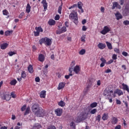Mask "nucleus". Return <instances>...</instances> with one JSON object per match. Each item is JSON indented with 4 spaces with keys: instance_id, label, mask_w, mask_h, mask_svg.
<instances>
[{
    "instance_id": "1",
    "label": "nucleus",
    "mask_w": 129,
    "mask_h": 129,
    "mask_svg": "<svg viewBox=\"0 0 129 129\" xmlns=\"http://www.w3.org/2000/svg\"><path fill=\"white\" fill-rule=\"evenodd\" d=\"M43 43L45 46H51L52 45V39L47 37L42 38L39 40V44L42 45Z\"/></svg>"
},
{
    "instance_id": "2",
    "label": "nucleus",
    "mask_w": 129,
    "mask_h": 129,
    "mask_svg": "<svg viewBox=\"0 0 129 129\" xmlns=\"http://www.w3.org/2000/svg\"><path fill=\"white\" fill-rule=\"evenodd\" d=\"M88 116V114L86 112H82L77 117V121L78 122H81L83 120H85Z\"/></svg>"
},
{
    "instance_id": "3",
    "label": "nucleus",
    "mask_w": 129,
    "mask_h": 129,
    "mask_svg": "<svg viewBox=\"0 0 129 129\" xmlns=\"http://www.w3.org/2000/svg\"><path fill=\"white\" fill-rule=\"evenodd\" d=\"M69 19L70 20H73L74 23H75V24H78V17H77V13H71L69 15Z\"/></svg>"
},
{
    "instance_id": "4",
    "label": "nucleus",
    "mask_w": 129,
    "mask_h": 129,
    "mask_svg": "<svg viewBox=\"0 0 129 129\" xmlns=\"http://www.w3.org/2000/svg\"><path fill=\"white\" fill-rule=\"evenodd\" d=\"M46 114H47L46 111L42 108V107H40L38 111L35 113V115L37 116H39V117H43V116H46Z\"/></svg>"
},
{
    "instance_id": "5",
    "label": "nucleus",
    "mask_w": 129,
    "mask_h": 129,
    "mask_svg": "<svg viewBox=\"0 0 129 129\" xmlns=\"http://www.w3.org/2000/svg\"><path fill=\"white\" fill-rule=\"evenodd\" d=\"M104 96L105 97H108V96H111V94H113V91L109 89V88H106L104 91Z\"/></svg>"
},
{
    "instance_id": "6",
    "label": "nucleus",
    "mask_w": 129,
    "mask_h": 129,
    "mask_svg": "<svg viewBox=\"0 0 129 129\" xmlns=\"http://www.w3.org/2000/svg\"><path fill=\"white\" fill-rule=\"evenodd\" d=\"M110 32V26H105L104 27L103 30L100 31V33L102 35H106L107 33H109Z\"/></svg>"
},
{
    "instance_id": "7",
    "label": "nucleus",
    "mask_w": 129,
    "mask_h": 129,
    "mask_svg": "<svg viewBox=\"0 0 129 129\" xmlns=\"http://www.w3.org/2000/svg\"><path fill=\"white\" fill-rule=\"evenodd\" d=\"M40 106L38 104H34L32 105L31 108L32 112H34V114H35L36 112H37L40 108Z\"/></svg>"
},
{
    "instance_id": "8",
    "label": "nucleus",
    "mask_w": 129,
    "mask_h": 129,
    "mask_svg": "<svg viewBox=\"0 0 129 129\" xmlns=\"http://www.w3.org/2000/svg\"><path fill=\"white\" fill-rule=\"evenodd\" d=\"M116 94L118 95V96H120V95H122L123 94V92L121 90L117 89L114 92H113L112 97H116Z\"/></svg>"
},
{
    "instance_id": "9",
    "label": "nucleus",
    "mask_w": 129,
    "mask_h": 129,
    "mask_svg": "<svg viewBox=\"0 0 129 129\" xmlns=\"http://www.w3.org/2000/svg\"><path fill=\"white\" fill-rule=\"evenodd\" d=\"M67 31V29L66 27L63 26L61 29L56 31V34L57 35H60V34H63V33H65Z\"/></svg>"
},
{
    "instance_id": "10",
    "label": "nucleus",
    "mask_w": 129,
    "mask_h": 129,
    "mask_svg": "<svg viewBox=\"0 0 129 129\" xmlns=\"http://www.w3.org/2000/svg\"><path fill=\"white\" fill-rule=\"evenodd\" d=\"M54 112L57 116H61L62 112H63V109L58 108L55 110Z\"/></svg>"
},
{
    "instance_id": "11",
    "label": "nucleus",
    "mask_w": 129,
    "mask_h": 129,
    "mask_svg": "<svg viewBox=\"0 0 129 129\" xmlns=\"http://www.w3.org/2000/svg\"><path fill=\"white\" fill-rule=\"evenodd\" d=\"M1 97L4 100H7V101H9L11 100V98H12L11 95L9 94H4L1 96Z\"/></svg>"
},
{
    "instance_id": "12",
    "label": "nucleus",
    "mask_w": 129,
    "mask_h": 129,
    "mask_svg": "<svg viewBox=\"0 0 129 129\" xmlns=\"http://www.w3.org/2000/svg\"><path fill=\"white\" fill-rule=\"evenodd\" d=\"M41 4L43 5V7L44 8V10L45 11L48 9V3H47V1L46 0H43L41 2Z\"/></svg>"
},
{
    "instance_id": "13",
    "label": "nucleus",
    "mask_w": 129,
    "mask_h": 129,
    "mask_svg": "<svg viewBox=\"0 0 129 129\" xmlns=\"http://www.w3.org/2000/svg\"><path fill=\"white\" fill-rule=\"evenodd\" d=\"M74 72L76 74H78L80 72V67L79 66H76L74 68Z\"/></svg>"
},
{
    "instance_id": "14",
    "label": "nucleus",
    "mask_w": 129,
    "mask_h": 129,
    "mask_svg": "<svg viewBox=\"0 0 129 129\" xmlns=\"http://www.w3.org/2000/svg\"><path fill=\"white\" fill-rule=\"evenodd\" d=\"M66 84L64 82L60 83L57 87L58 90H61V89H63V88H64V87H65Z\"/></svg>"
},
{
    "instance_id": "15",
    "label": "nucleus",
    "mask_w": 129,
    "mask_h": 129,
    "mask_svg": "<svg viewBox=\"0 0 129 129\" xmlns=\"http://www.w3.org/2000/svg\"><path fill=\"white\" fill-rule=\"evenodd\" d=\"M105 47H106V45H105V44L104 43L100 42L98 44V47L99 48V49H100V50H103V49H104Z\"/></svg>"
},
{
    "instance_id": "16",
    "label": "nucleus",
    "mask_w": 129,
    "mask_h": 129,
    "mask_svg": "<svg viewBox=\"0 0 129 129\" xmlns=\"http://www.w3.org/2000/svg\"><path fill=\"white\" fill-rule=\"evenodd\" d=\"M38 60L40 62H44L45 60V56L43 55V54H40L38 56Z\"/></svg>"
},
{
    "instance_id": "17",
    "label": "nucleus",
    "mask_w": 129,
    "mask_h": 129,
    "mask_svg": "<svg viewBox=\"0 0 129 129\" xmlns=\"http://www.w3.org/2000/svg\"><path fill=\"white\" fill-rule=\"evenodd\" d=\"M48 24L49 26H55L56 21L53 19H50L48 22Z\"/></svg>"
},
{
    "instance_id": "18",
    "label": "nucleus",
    "mask_w": 129,
    "mask_h": 129,
    "mask_svg": "<svg viewBox=\"0 0 129 129\" xmlns=\"http://www.w3.org/2000/svg\"><path fill=\"white\" fill-rule=\"evenodd\" d=\"M115 8H118V9H120V6L118 5V3H117V2H114L113 4V6L112 7V10H114Z\"/></svg>"
},
{
    "instance_id": "19",
    "label": "nucleus",
    "mask_w": 129,
    "mask_h": 129,
    "mask_svg": "<svg viewBox=\"0 0 129 129\" xmlns=\"http://www.w3.org/2000/svg\"><path fill=\"white\" fill-rule=\"evenodd\" d=\"M115 16L116 18V20L118 21L119 20H120V19H122V15L120 14L119 12H117L115 14Z\"/></svg>"
},
{
    "instance_id": "20",
    "label": "nucleus",
    "mask_w": 129,
    "mask_h": 129,
    "mask_svg": "<svg viewBox=\"0 0 129 129\" xmlns=\"http://www.w3.org/2000/svg\"><path fill=\"white\" fill-rule=\"evenodd\" d=\"M122 86L123 87V90H125L126 91H127V92L128 93H129V88H128V86H127V85L126 84H122Z\"/></svg>"
},
{
    "instance_id": "21",
    "label": "nucleus",
    "mask_w": 129,
    "mask_h": 129,
    "mask_svg": "<svg viewBox=\"0 0 129 129\" xmlns=\"http://www.w3.org/2000/svg\"><path fill=\"white\" fill-rule=\"evenodd\" d=\"M42 127V125L39 123H35L33 125L34 129H40Z\"/></svg>"
},
{
    "instance_id": "22",
    "label": "nucleus",
    "mask_w": 129,
    "mask_h": 129,
    "mask_svg": "<svg viewBox=\"0 0 129 129\" xmlns=\"http://www.w3.org/2000/svg\"><path fill=\"white\" fill-rule=\"evenodd\" d=\"M40 98H45L46 97V91L43 90L40 93Z\"/></svg>"
},
{
    "instance_id": "23",
    "label": "nucleus",
    "mask_w": 129,
    "mask_h": 129,
    "mask_svg": "<svg viewBox=\"0 0 129 129\" xmlns=\"http://www.w3.org/2000/svg\"><path fill=\"white\" fill-rule=\"evenodd\" d=\"M102 119H103V120H107V119H108V113H104L102 115Z\"/></svg>"
},
{
    "instance_id": "24",
    "label": "nucleus",
    "mask_w": 129,
    "mask_h": 129,
    "mask_svg": "<svg viewBox=\"0 0 129 129\" xmlns=\"http://www.w3.org/2000/svg\"><path fill=\"white\" fill-rule=\"evenodd\" d=\"M118 120L117 119V118H116L115 117H112V118L111 119L112 124H116V123H117Z\"/></svg>"
},
{
    "instance_id": "25",
    "label": "nucleus",
    "mask_w": 129,
    "mask_h": 129,
    "mask_svg": "<svg viewBox=\"0 0 129 129\" xmlns=\"http://www.w3.org/2000/svg\"><path fill=\"white\" fill-rule=\"evenodd\" d=\"M28 71L29 72V73H33L34 72V69H33V66L31 64H30L28 67Z\"/></svg>"
},
{
    "instance_id": "26",
    "label": "nucleus",
    "mask_w": 129,
    "mask_h": 129,
    "mask_svg": "<svg viewBox=\"0 0 129 129\" xmlns=\"http://www.w3.org/2000/svg\"><path fill=\"white\" fill-rule=\"evenodd\" d=\"M8 45L9 44H8V43H7L2 44L1 45V49H2V50H5V49H7Z\"/></svg>"
},
{
    "instance_id": "27",
    "label": "nucleus",
    "mask_w": 129,
    "mask_h": 129,
    "mask_svg": "<svg viewBox=\"0 0 129 129\" xmlns=\"http://www.w3.org/2000/svg\"><path fill=\"white\" fill-rule=\"evenodd\" d=\"M106 44L108 49H109V50H112V45L111 44V43L110 42L106 41Z\"/></svg>"
},
{
    "instance_id": "28",
    "label": "nucleus",
    "mask_w": 129,
    "mask_h": 129,
    "mask_svg": "<svg viewBox=\"0 0 129 129\" xmlns=\"http://www.w3.org/2000/svg\"><path fill=\"white\" fill-rule=\"evenodd\" d=\"M35 30L36 31H37V32H39V33H43V28H42V27L41 26H39L38 27H35Z\"/></svg>"
},
{
    "instance_id": "29",
    "label": "nucleus",
    "mask_w": 129,
    "mask_h": 129,
    "mask_svg": "<svg viewBox=\"0 0 129 129\" xmlns=\"http://www.w3.org/2000/svg\"><path fill=\"white\" fill-rule=\"evenodd\" d=\"M30 12H31V6L29 4H28L26 7V13L29 14V13H30Z\"/></svg>"
},
{
    "instance_id": "30",
    "label": "nucleus",
    "mask_w": 129,
    "mask_h": 129,
    "mask_svg": "<svg viewBox=\"0 0 129 129\" xmlns=\"http://www.w3.org/2000/svg\"><path fill=\"white\" fill-rule=\"evenodd\" d=\"M58 105L61 106V107H64L65 106V102L64 101L61 100L60 102L58 103Z\"/></svg>"
},
{
    "instance_id": "31",
    "label": "nucleus",
    "mask_w": 129,
    "mask_h": 129,
    "mask_svg": "<svg viewBox=\"0 0 129 129\" xmlns=\"http://www.w3.org/2000/svg\"><path fill=\"white\" fill-rule=\"evenodd\" d=\"M17 83H18V81H17V80L16 79H14L10 82V84L11 85L15 86L17 84Z\"/></svg>"
},
{
    "instance_id": "32",
    "label": "nucleus",
    "mask_w": 129,
    "mask_h": 129,
    "mask_svg": "<svg viewBox=\"0 0 129 129\" xmlns=\"http://www.w3.org/2000/svg\"><path fill=\"white\" fill-rule=\"evenodd\" d=\"M11 34H13L12 30H11V31L8 30L5 32V35L6 36H10L11 35Z\"/></svg>"
},
{
    "instance_id": "33",
    "label": "nucleus",
    "mask_w": 129,
    "mask_h": 129,
    "mask_svg": "<svg viewBox=\"0 0 129 129\" xmlns=\"http://www.w3.org/2000/svg\"><path fill=\"white\" fill-rule=\"evenodd\" d=\"M3 14L4 16H8L9 14V11L7 9H5L3 11Z\"/></svg>"
},
{
    "instance_id": "34",
    "label": "nucleus",
    "mask_w": 129,
    "mask_h": 129,
    "mask_svg": "<svg viewBox=\"0 0 129 129\" xmlns=\"http://www.w3.org/2000/svg\"><path fill=\"white\" fill-rule=\"evenodd\" d=\"M62 5L59 6L58 8L57 12H58V14H59L60 15H61V14H62Z\"/></svg>"
},
{
    "instance_id": "35",
    "label": "nucleus",
    "mask_w": 129,
    "mask_h": 129,
    "mask_svg": "<svg viewBox=\"0 0 129 129\" xmlns=\"http://www.w3.org/2000/svg\"><path fill=\"white\" fill-rule=\"evenodd\" d=\"M30 109H31L30 107L28 106L26 109L25 112L24 113L25 115H27V114H28V113H30Z\"/></svg>"
},
{
    "instance_id": "36",
    "label": "nucleus",
    "mask_w": 129,
    "mask_h": 129,
    "mask_svg": "<svg viewBox=\"0 0 129 129\" xmlns=\"http://www.w3.org/2000/svg\"><path fill=\"white\" fill-rule=\"evenodd\" d=\"M97 106V103L96 102H93L90 104V107H92V108L96 107Z\"/></svg>"
},
{
    "instance_id": "37",
    "label": "nucleus",
    "mask_w": 129,
    "mask_h": 129,
    "mask_svg": "<svg viewBox=\"0 0 129 129\" xmlns=\"http://www.w3.org/2000/svg\"><path fill=\"white\" fill-rule=\"evenodd\" d=\"M21 77H22V78H26V77H27V75L26 74V72H25V71L22 72Z\"/></svg>"
},
{
    "instance_id": "38",
    "label": "nucleus",
    "mask_w": 129,
    "mask_h": 129,
    "mask_svg": "<svg viewBox=\"0 0 129 129\" xmlns=\"http://www.w3.org/2000/svg\"><path fill=\"white\" fill-rule=\"evenodd\" d=\"M101 118V116H100V115H98L96 117V120H97L98 121V122H100Z\"/></svg>"
},
{
    "instance_id": "39",
    "label": "nucleus",
    "mask_w": 129,
    "mask_h": 129,
    "mask_svg": "<svg viewBox=\"0 0 129 129\" xmlns=\"http://www.w3.org/2000/svg\"><path fill=\"white\" fill-rule=\"evenodd\" d=\"M83 4H82V2H79L78 3V9H81L82 8V6Z\"/></svg>"
},
{
    "instance_id": "40",
    "label": "nucleus",
    "mask_w": 129,
    "mask_h": 129,
    "mask_svg": "<svg viewBox=\"0 0 129 129\" xmlns=\"http://www.w3.org/2000/svg\"><path fill=\"white\" fill-rule=\"evenodd\" d=\"M8 54L11 57V56H13V55H16V54H17V53L15 52V51H10Z\"/></svg>"
},
{
    "instance_id": "41",
    "label": "nucleus",
    "mask_w": 129,
    "mask_h": 129,
    "mask_svg": "<svg viewBox=\"0 0 129 129\" xmlns=\"http://www.w3.org/2000/svg\"><path fill=\"white\" fill-rule=\"evenodd\" d=\"M85 49H81L80 52H79V54L80 55H84V54H85Z\"/></svg>"
},
{
    "instance_id": "42",
    "label": "nucleus",
    "mask_w": 129,
    "mask_h": 129,
    "mask_svg": "<svg viewBox=\"0 0 129 129\" xmlns=\"http://www.w3.org/2000/svg\"><path fill=\"white\" fill-rule=\"evenodd\" d=\"M70 126H73V128L76 129V125H75V123L73 121L70 123Z\"/></svg>"
},
{
    "instance_id": "43",
    "label": "nucleus",
    "mask_w": 129,
    "mask_h": 129,
    "mask_svg": "<svg viewBox=\"0 0 129 129\" xmlns=\"http://www.w3.org/2000/svg\"><path fill=\"white\" fill-rule=\"evenodd\" d=\"M97 110L96 109H93L91 110L90 111L91 114H95V113H96Z\"/></svg>"
},
{
    "instance_id": "44",
    "label": "nucleus",
    "mask_w": 129,
    "mask_h": 129,
    "mask_svg": "<svg viewBox=\"0 0 129 129\" xmlns=\"http://www.w3.org/2000/svg\"><path fill=\"white\" fill-rule=\"evenodd\" d=\"M33 33L35 37H38L40 36V33L38 31H34Z\"/></svg>"
},
{
    "instance_id": "45",
    "label": "nucleus",
    "mask_w": 129,
    "mask_h": 129,
    "mask_svg": "<svg viewBox=\"0 0 129 129\" xmlns=\"http://www.w3.org/2000/svg\"><path fill=\"white\" fill-rule=\"evenodd\" d=\"M70 76H73V74H70L69 75H66L64 76V78H66V79H69L70 78Z\"/></svg>"
},
{
    "instance_id": "46",
    "label": "nucleus",
    "mask_w": 129,
    "mask_h": 129,
    "mask_svg": "<svg viewBox=\"0 0 129 129\" xmlns=\"http://www.w3.org/2000/svg\"><path fill=\"white\" fill-rule=\"evenodd\" d=\"M27 108V105H24L21 108V111H25L26 108Z\"/></svg>"
},
{
    "instance_id": "47",
    "label": "nucleus",
    "mask_w": 129,
    "mask_h": 129,
    "mask_svg": "<svg viewBox=\"0 0 129 129\" xmlns=\"http://www.w3.org/2000/svg\"><path fill=\"white\" fill-rule=\"evenodd\" d=\"M47 129H56V127L54 125L49 126Z\"/></svg>"
},
{
    "instance_id": "48",
    "label": "nucleus",
    "mask_w": 129,
    "mask_h": 129,
    "mask_svg": "<svg viewBox=\"0 0 129 129\" xmlns=\"http://www.w3.org/2000/svg\"><path fill=\"white\" fill-rule=\"evenodd\" d=\"M54 20H55V21H59V20H60V16L59 15H56L54 17Z\"/></svg>"
},
{
    "instance_id": "49",
    "label": "nucleus",
    "mask_w": 129,
    "mask_h": 129,
    "mask_svg": "<svg viewBox=\"0 0 129 129\" xmlns=\"http://www.w3.org/2000/svg\"><path fill=\"white\" fill-rule=\"evenodd\" d=\"M123 25H125V26H128L129 25V21L128 20H125L123 22Z\"/></svg>"
},
{
    "instance_id": "50",
    "label": "nucleus",
    "mask_w": 129,
    "mask_h": 129,
    "mask_svg": "<svg viewBox=\"0 0 129 129\" xmlns=\"http://www.w3.org/2000/svg\"><path fill=\"white\" fill-rule=\"evenodd\" d=\"M112 59H113V60H116V59H117V55L115 54H113Z\"/></svg>"
},
{
    "instance_id": "51",
    "label": "nucleus",
    "mask_w": 129,
    "mask_h": 129,
    "mask_svg": "<svg viewBox=\"0 0 129 129\" xmlns=\"http://www.w3.org/2000/svg\"><path fill=\"white\" fill-rule=\"evenodd\" d=\"M100 60L101 61L102 63H104L105 64H106V60H105L104 59V58L102 57L101 58H100Z\"/></svg>"
},
{
    "instance_id": "52",
    "label": "nucleus",
    "mask_w": 129,
    "mask_h": 129,
    "mask_svg": "<svg viewBox=\"0 0 129 129\" xmlns=\"http://www.w3.org/2000/svg\"><path fill=\"white\" fill-rule=\"evenodd\" d=\"M11 95L12 98H16V97H17V96H16V94H15V93H14V92L11 93Z\"/></svg>"
},
{
    "instance_id": "53",
    "label": "nucleus",
    "mask_w": 129,
    "mask_h": 129,
    "mask_svg": "<svg viewBox=\"0 0 129 129\" xmlns=\"http://www.w3.org/2000/svg\"><path fill=\"white\" fill-rule=\"evenodd\" d=\"M77 5L74 4V5L70 7L69 8V10H71V9H74V8H77Z\"/></svg>"
},
{
    "instance_id": "54",
    "label": "nucleus",
    "mask_w": 129,
    "mask_h": 129,
    "mask_svg": "<svg viewBox=\"0 0 129 129\" xmlns=\"http://www.w3.org/2000/svg\"><path fill=\"white\" fill-rule=\"evenodd\" d=\"M114 52H115V53H117L118 54H119V53H120V51H119V49L118 48H115L114 49Z\"/></svg>"
},
{
    "instance_id": "55",
    "label": "nucleus",
    "mask_w": 129,
    "mask_h": 129,
    "mask_svg": "<svg viewBox=\"0 0 129 129\" xmlns=\"http://www.w3.org/2000/svg\"><path fill=\"white\" fill-rule=\"evenodd\" d=\"M122 54L123 55V56H124L125 57H126V56H128V53H127V52L125 51H123L122 52Z\"/></svg>"
},
{
    "instance_id": "56",
    "label": "nucleus",
    "mask_w": 129,
    "mask_h": 129,
    "mask_svg": "<svg viewBox=\"0 0 129 129\" xmlns=\"http://www.w3.org/2000/svg\"><path fill=\"white\" fill-rule=\"evenodd\" d=\"M25 15V13L24 12H22L20 15L19 16V19H22L23 17H24V15Z\"/></svg>"
},
{
    "instance_id": "57",
    "label": "nucleus",
    "mask_w": 129,
    "mask_h": 129,
    "mask_svg": "<svg viewBox=\"0 0 129 129\" xmlns=\"http://www.w3.org/2000/svg\"><path fill=\"white\" fill-rule=\"evenodd\" d=\"M116 104H121V101H120V100L116 99Z\"/></svg>"
},
{
    "instance_id": "58",
    "label": "nucleus",
    "mask_w": 129,
    "mask_h": 129,
    "mask_svg": "<svg viewBox=\"0 0 129 129\" xmlns=\"http://www.w3.org/2000/svg\"><path fill=\"white\" fill-rule=\"evenodd\" d=\"M121 125H117L114 128V129H121Z\"/></svg>"
},
{
    "instance_id": "59",
    "label": "nucleus",
    "mask_w": 129,
    "mask_h": 129,
    "mask_svg": "<svg viewBox=\"0 0 129 129\" xmlns=\"http://www.w3.org/2000/svg\"><path fill=\"white\" fill-rule=\"evenodd\" d=\"M111 72V70L108 69L106 71H105V73H110Z\"/></svg>"
},
{
    "instance_id": "60",
    "label": "nucleus",
    "mask_w": 129,
    "mask_h": 129,
    "mask_svg": "<svg viewBox=\"0 0 129 129\" xmlns=\"http://www.w3.org/2000/svg\"><path fill=\"white\" fill-rule=\"evenodd\" d=\"M124 3V0H120L119 1V4L121 6H122Z\"/></svg>"
},
{
    "instance_id": "61",
    "label": "nucleus",
    "mask_w": 129,
    "mask_h": 129,
    "mask_svg": "<svg viewBox=\"0 0 129 129\" xmlns=\"http://www.w3.org/2000/svg\"><path fill=\"white\" fill-rule=\"evenodd\" d=\"M35 82H40V78L39 77H37L35 78Z\"/></svg>"
},
{
    "instance_id": "62",
    "label": "nucleus",
    "mask_w": 129,
    "mask_h": 129,
    "mask_svg": "<svg viewBox=\"0 0 129 129\" xmlns=\"http://www.w3.org/2000/svg\"><path fill=\"white\" fill-rule=\"evenodd\" d=\"M113 62V59H110V60H109L106 64H111V63H112Z\"/></svg>"
},
{
    "instance_id": "63",
    "label": "nucleus",
    "mask_w": 129,
    "mask_h": 129,
    "mask_svg": "<svg viewBox=\"0 0 129 129\" xmlns=\"http://www.w3.org/2000/svg\"><path fill=\"white\" fill-rule=\"evenodd\" d=\"M82 42H85V37L84 36H82L81 38Z\"/></svg>"
},
{
    "instance_id": "64",
    "label": "nucleus",
    "mask_w": 129,
    "mask_h": 129,
    "mask_svg": "<svg viewBox=\"0 0 129 129\" xmlns=\"http://www.w3.org/2000/svg\"><path fill=\"white\" fill-rule=\"evenodd\" d=\"M89 91V89L86 88L84 90V93H87V92H88Z\"/></svg>"
}]
</instances>
